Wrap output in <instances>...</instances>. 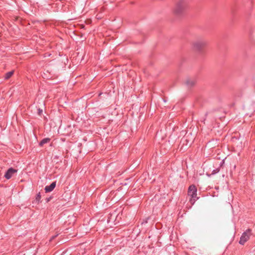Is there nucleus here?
Masks as SVG:
<instances>
[{
  "instance_id": "nucleus-7",
  "label": "nucleus",
  "mask_w": 255,
  "mask_h": 255,
  "mask_svg": "<svg viewBox=\"0 0 255 255\" xmlns=\"http://www.w3.org/2000/svg\"><path fill=\"white\" fill-rule=\"evenodd\" d=\"M185 83L188 87H192L195 84L196 80L193 79L189 78L186 80Z\"/></svg>"
},
{
  "instance_id": "nucleus-12",
  "label": "nucleus",
  "mask_w": 255,
  "mask_h": 255,
  "mask_svg": "<svg viewBox=\"0 0 255 255\" xmlns=\"http://www.w3.org/2000/svg\"><path fill=\"white\" fill-rule=\"evenodd\" d=\"M147 219H145L143 222L141 223V224H146L147 223Z\"/></svg>"
},
{
  "instance_id": "nucleus-4",
  "label": "nucleus",
  "mask_w": 255,
  "mask_h": 255,
  "mask_svg": "<svg viewBox=\"0 0 255 255\" xmlns=\"http://www.w3.org/2000/svg\"><path fill=\"white\" fill-rule=\"evenodd\" d=\"M252 235V230L250 229H247L242 235L239 243L241 245H244L245 243L249 239L250 237Z\"/></svg>"
},
{
  "instance_id": "nucleus-11",
  "label": "nucleus",
  "mask_w": 255,
  "mask_h": 255,
  "mask_svg": "<svg viewBox=\"0 0 255 255\" xmlns=\"http://www.w3.org/2000/svg\"><path fill=\"white\" fill-rule=\"evenodd\" d=\"M219 170L218 169H216L215 170H214L213 171H212V173L213 174H216L217 173H218L219 172Z\"/></svg>"
},
{
  "instance_id": "nucleus-6",
  "label": "nucleus",
  "mask_w": 255,
  "mask_h": 255,
  "mask_svg": "<svg viewBox=\"0 0 255 255\" xmlns=\"http://www.w3.org/2000/svg\"><path fill=\"white\" fill-rule=\"evenodd\" d=\"M56 186V182H53L50 185H47L45 187L44 190L46 193L51 192Z\"/></svg>"
},
{
  "instance_id": "nucleus-9",
  "label": "nucleus",
  "mask_w": 255,
  "mask_h": 255,
  "mask_svg": "<svg viewBox=\"0 0 255 255\" xmlns=\"http://www.w3.org/2000/svg\"><path fill=\"white\" fill-rule=\"evenodd\" d=\"M13 74V71H11L8 72H7L4 76L5 79H8L10 78L12 75Z\"/></svg>"
},
{
  "instance_id": "nucleus-8",
  "label": "nucleus",
  "mask_w": 255,
  "mask_h": 255,
  "mask_svg": "<svg viewBox=\"0 0 255 255\" xmlns=\"http://www.w3.org/2000/svg\"><path fill=\"white\" fill-rule=\"evenodd\" d=\"M50 141V138L47 137L44 138L39 142V145L40 146H42L44 144L47 143L49 142Z\"/></svg>"
},
{
  "instance_id": "nucleus-3",
  "label": "nucleus",
  "mask_w": 255,
  "mask_h": 255,
  "mask_svg": "<svg viewBox=\"0 0 255 255\" xmlns=\"http://www.w3.org/2000/svg\"><path fill=\"white\" fill-rule=\"evenodd\" d=\"M207 41L204 39H198L194 42L192 44L193 48L194 50L199 52H202L203 48L206 45Z\"/></svg>"
},
{
  "instance_id": "nucleus-1",
  "label": "nucleus",
  "mask_w": 255,
  "mask_h": 255,
  "mask_svg": "<svg viewBox=\"0 0 255 255\" xmlns=\"http://www.w3.org/2000/svg\"><path fill=\"white\" fill-rule=\"evenodd\" d=\"M188 0H178L174 9V13L178 16H182L188 7Z\"/></svg>"
},
{
  "instance_id": "nucleus-10",
  "label": "nucleus",
  "mask_w": 255,
  "mask_h": 255,
  "mask_svg": "<svg viewBox=\"0 0 255 255\" xmlns=\"http://www.w3.org/2000/svg\"><path fill=\"white\" fill-rule=\"evenodd\" d=\"M40 198H41V195H40V193H39L37 195V196H36V199L37 200H39L40 199Z\"/></svg>"
},
{
  "instance_id": "nucleus-2",
  "label": "nucleus",
  "mask_w": 255,
  "mask_h": 255,
  "mask_svg": "<svg viewBox=\"0 0 255 255\" xmlns=\"http://www.w3.org/2000/svg\"><path fill=\"white\" fill-rule=\"evenodd\" d=\"M188 194L191 197L190 202L193 205L198 199L197 196V188L194 185H190L188 188Z\"/></svg>"
},
{
  "instance_id": "nucleus-15",
  "label": "nucleus",
  "mask_w": 255,
  "mask_h": 255,
  "mask_svg": "<svg viewBox=\"0 0 255 255\" xmlns=\"http://www.w3.org/2000/svg\"><path fill=\"white\" fill-rule=\"evenodd\" d=\"M49 201V199H47V201L48 202V201Z\"/></svg>"
},
{
  "instance_id": "nucleus-5",
  "label": "nucleus",
  "mask_w": 255,
  "mask_h": 255,
  "mask_svg": "<svg viewBox=\"0 0 255 255\" xmlns=\"http://www.w3.org/2000/svg\"><path fill=\"white\" fill-rule=\"evenodd\" d=\"M17 172V170L11 167L9 168L5 172L4 177L7 179H9L14 174Z\"/></svg>"
},
{
  "instance_id": "nucleus-13",
  "label": "nucleus",
  "mask_w": 255,
  "mask_h": 255,
  "mask_svg": "<svg viewBox=\"0 0 255 255\" xmlns=\"http://www.w3.org/2000/svg\"><path fill=\"white\" fill-rule=\"evenodd\" d=\"M56 236H57V235L54 236H52V237L51 238V240L54 239Z\"/></svg>"
},
{
  "instance_id": "nucleus-14",
  "label": "nucleus",
  "mask_w": 255,
  "mask_h": 255,
  "mask_svg": "<svg viewBox=\"0 0 255 255\" xmlns=\"http://www.w3.org/2000/svg\"><path fill=\"white\" fill-rule=\"evenodd\" d=\"M42 112V110H39V113H41V112Z\"/></svg>"
}]
</instances>
